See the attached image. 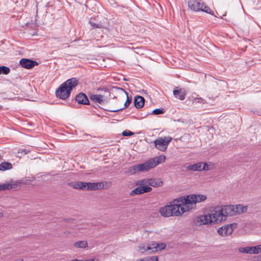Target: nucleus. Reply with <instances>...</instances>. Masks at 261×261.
I'll return each mask as SVG.
<instances>
[{"mask_svg": "<svg viewBox=\"0 0 261 261\" xmlns=\"http://www.w3.org/2000/svg\"><path fill=\"white\" fill-rule=\"evenodd\" d=\"M180 198L178 200L173 201V203L162 207L159 210V212L162 216L169 217L172 216H178L181 215L185 212L188 211L185 204L181 202Z\"/></svg>", "mask_w": 261, "mask_h": 261, "instance_id": "f257e3e1", "label": "nucleus"}, {"mask_svg": "<svg viewBox=\"0 0 261 261\" xmlns=\"http://www.w3.org/2000/svg\"><path fill=\"white\" fill-rule=\"evenodd\" d=\"M211 216V223H219L226 220L228 217L231 216L228 205L215 206L211 213L208 214Z\"/></svg>", "mask_w": 261, "mask_h": 261, "instance_id": "f03ea898", "label": "nucleus"}, {"mask_svg": "<svg viewBox=\"0 0 261 261\" xmlns=\"http://www.w3.org/2000/svg\"><path fill=\"white\" fill-rule=\"evenodd\" d=\"M180 199H181V202H182V203L188 208L189 211L195 206L196 203L205 201L206 199V196L201 194H193L181 197Z\"/></svg>", "mask_w": 261, "mask_h": 261, "instance_id": "7ed1b4c3", "label": "nucleus"}, {"mask_svg": "<svg viewBox=\"0 0 261 261\" xmlns=\"http://www.w3.org/2000/svg\"><path fill=\"white\" fill-rule=\"evenodd\" d=\"M150 160L145 162L136 164L128 167L124 172L125 174L127 175H133L139 172L147 171L150 169L153 168L152 164L150 162Z\"/></svg>", "mask_w": 261, "mask_h": 261, "instance_id": "20e7f679", "label": "nucleus"}, {"mask_svg": "<svg viewBox=\"0 0 261 261\" xmlns=\"http://www.w3.org/2000/svg\"><path fill=\"white\" fill-rule=\"evenodd\" d=\"M188 6L194 11H202L211 15H214L213 11L202 1V0H189Z\"/></svg>", "mask_w": 261, "mask_h": 261, "instance_id": "39448f33", "label": "nucleus"}, {"mask_svg": "<svg viewBox=\"0 0 261 261\" xmlns=\"http://www.w3.org/2000/svg\"><path fill=\"white\" fill-rule=\"evenodd\" d=\"M98 183L95 182H86L83 181H75L70 183V186L75 189H82L87 190H95L98 189Z\"/></svg>", "mask_w": 261, "mask_h": 261, "instance_id": "423d86ee", "label": "nucleus"}, {"mask_svg": "<svg viewBox=\"0 0 261 261\" xmlns=\"http://www.w3.org/2000/svg\"><path fill=\"white\" fill-rule=\"evenodd\" d=\"M171 140L172 138L170 137H161L154 140L153 143L156 149L161 151H165Z\"/></svg>", "mask_w": 261, "mask_h": 261, "instance_id": "0eeeda50", "label": "nucleus"}, {"mask_svg": "<svg viewBox=\"0 0 261 261\" xmlns=\"http://www.w3.org/2000/svg\"><path fill=\"white\" fill-rule=\"evenodd\" d=\"M228 206L231 216L244 213L247 211L248 208L247 206L242 204L228 205Z\"/></svg>", "mask_w": 261, "mask_h": 261, "instance_id": "6e6552de", "label": "nucleus"}, {"mask_svg": "<svg viewBox=\"0 0 261 261\" xmlns=\"http://www.w3.org/2000/svg\"><path fill=\"white\" fill-rule=\"evenodd\" d=\"M211 216L208 215H201L195 217L193 220V224L195 226H201L211 224Z\"/></svg>", "mask_w": 261, "mask_h": 261, "instance_id": "1a4fd4ad", "label": "nucleus"}, {"mask_svg": "<svg viewBox=\"0 0 261 261\" xmlns=\"http://www.w3.org/2000/svg\"><path fill=\"white\" fill-rule=\"evenodd\" d=\"M186 169L188 171H201L208 170V166L206 163H198L192 165H189L186 167Z\"/></svg>", "mask_w": 261, "mask_h": 261, "instance_id": "9d476101", "label": "nucleus"}, {"mask_svg": "<svg viewBox=\"0 0 261 261\" xmlns=\"http://www.w3.org/2000/svg\"><path fill=\"white\" fill-rule=\"evenodd\" d=\"M70 93L71 92L66 87H63V84H61L56 91V96L63 100H65L69 97Z\"/></svg>", "mask_w": 261, "mask_h": 261, "instance_id": "9b49d317", "label": "nucleus"}, {"mask_svg": "<svg viewBox=\"0 0 261 261\" xmlns=\"http://www.w3.org/2000/svg\"><path fill=\"white\" fill-rule=\"evenodd\" d=\"M19 63L22 67L26 69H31L35 66L38 65V63L37 62L25 58L21 59L19 61Z\"/></svg>", "mask_w": 261, "mask_h": 261, "instance_id": "f8f14e48", "label": "nucleus"}, {"mask_svg": "<svg viewBox=\"0 0 261 261\" xmlns=\"http://www.w3.org/2000/svg\"><path fill=\"white\" fill-rule=\"evenodd\" d=\"M151 188L149 186H140L132 191L130 193V195L131 196H134L136 195L142 194L149 192L151 191Z\"/></svg>", "mask_w": 261, "mask_h": 261, "instance_id": "ddd939ff", "label": "nucleus"}, {"mask_svg": "<svg viewBox=\"0 0 261 261\" xmlns=\"http://www.w3.org/2000/svg\"><path fill=\"white\" fill-rule=\"evenodd\" d=\"M233 231L232 224H229L221 227L218 229V232L222 236H227L232 233Z\"/></svg>", "mask_w": 261, "mask_h": 261, "instance_id": "4468645a", "label": "nucleus"}, {"mask_svg": "<svg viewBox=\"0 0 261 261\" xmlns=\"http://www.w3.org/2000/svg\"><path fill=\"white\" fill-rule=\"evenodd\" d=\"M79 83V80L75 77H72L67 80L66 82H64L63 87L65 86L70 92L75 88Z\"/></svg>", "mask_w": 261, "mask_h": 261, "instance_id": "2eb2a0df", "label": "nucleus"}, {"mask_svg": "<svg viewBox=\"0 0 261 261\" xmlns=\"http://www.w3.org/2000/svg\"><path fill=\"white\" fill-rule=\"evenodd\" d=\"M90 98L92 101L100 105H103L108 102L105 96L101 95L91 94L90 96Z\"/></svg>", "mask_w": 261, "mask_h": 261, "instance_id": "dca6fc26", "label": "nucleus"}, {"mask_svg": "<svg viewBox=\"0 0 261 261\" xmlns=\"http://www.w3.org/2000/svg\"><path fill=\"white\" fill-rule=\"evenodd\" d=\"M76 101L78 103L82 105H89V100L86 95L83 93H80L75 97Z\"/></svg>", "mask_w": 261, "mask_h": 261, "instance_id": "f3484780", "label": "nucleus"}, {"mask_svg": "<svg viewBox=\"0 0 261 261\" xmlns=\"http://www.w3.org/2000/svg\"><path fill=\"white\" fill-rule=\"evenodd\" d=\"M166 156L165 155H160L155 158L150 159L153 168H154L159 164L164 163L165 161Z\"/></svg>", "mask_w": 261, "mask_h": 261, "instance_id": "a211bd4d", "label": "nucleus"}, {"mask_svg": "<svg viewBox=\"0 0 261 261\" xmlns=\"http://www.w3.org/2000/svg\"><path fill=\"white\" fill-rule=\"evenodd\" d=\"M144 98L141 96L135 97L134 99V105L137 108H141L144 105Z\"/></svg>", "mask_w": 261, "mask_h": 261, "instance_id": "6ab92c4d", "label": "nucleus"}, {"mask_svg": "<svg viewBox=\"0 0 261 261\" xmlns=\"http://www.w3.org/2000/svg\"><path fill=\"white\" fill-rule=\"evenodd\" d=\"M17 187V184L15 183H5L0 185V191L15 189Z\"/></svg>", "mask_w": 261, "mask_h": 261, "instance_id": "aec40b11", "label": "nucleus"}, {"mask_svg": "<svg viewBox=\"0 0 261 261\" xmlns=\"http://www.w3.org/2000/svg\"><path fill=\"white\" fill-rule=\"evenodd\" d=\"M173 93L175 97L181 100H182L185 98L186 95L185 91L181 89L174 90H173Z\"/></svg>", "mask_w": 261, "mask_h": 261, "instance_id": "412c9836", "label": "nucleus"}, {"mask_svg": "<svg viewBox=\"0 0 261 261\" xmlns=\"http://www.w3.org/2000/svg\"><path fill=\"white\" fill-rule=\"evenodd\" d=\"M166 247V245L164 243L161 244H158L156 245L155 246H154L152 249L153 250H151L152 252L156 251L158 250H161L164 249ZM147 250H152V248L151 247L148 246L147 248Z\"/></svg>", "mask_w": 261, "mask_h": 261, "instance_id": "4be33fe9", "label": "nucleus"}, {"mask_svg": "<svg viewBox=\"0 0 261 261\" xmlns=\"http://www.w3.org/2000/svg\"><path fill=\"white\" fill-rule=\"evenodd\" d=\"M162 184V182L159 179H148V185L152 187H159Z\"/></svg>", "mask_w": 261, "mask_h": 261, "instance_id": "5701e85b", "label": "nucleus"}, {"mask_svg": "<svg viewBox=\"0 0 261 261\" xmlns=\"http://www.w3.org/2000/svg\"><path fill=\"white\" fill-rule=\"evenodd\" d=\"M12 168V164L9 162H4L0 164V170L6 171Z\"/></svg>", "mask_w": 261, "mask_h": 261, "instance_id": "b1692460", "label": "nucleus"}, {"mask_svg": "<svg viewBox=\"0 0 261 261\" xmlns=\"http://www.w3.org/2000/svg\"><path fill=\"white\" fill-rule=\"evenodd\" d=\"M74 246L79 248H85L87 247V242L85 241H78L74 243Z\"/></svg>", "mask_w": 261, "mask_h": 261, "instance_id": "393cba45", "label": "nucleus"}, {"mask_svg": "<svg viewBox=\"0 0 261 261\" xmlns=\"http://www.w3.org/2000/svg\"><path fill=\"white\" fill-rule=\"evenodd\" d=\"M240 252L244 253L247 254H252V247H245L243 248H240L239 249Z\"/></svg>", "mask_w": 261, "mask_h": 261, "instance_id": "a878e982", "label": "nucleus"}, {"mask_svg": "<svg viewBox=\"0 0 261 261\" xmlns=\"http://www.w3.org/2000/svg\"><path fill=\"white\" fill-rule=\"evenodd\" d=\"M10 72V69L9 67L5 66H0V74H8Z\"/></svg>", "mask_w": 261, "mask_h": 261, "instance_id": "bb28decb", "label": "nucleus"}, {"mask_svg": "<svg viewBox=\"0 0 261 261\" xmlns=\"http://www.w3.org/2000/svg\"><path fill=\"white\" fill-rule=\"evenodd\" d=\"M89 23L91 25L93 29L101 28H102V24L100 23H96L93 21L92 19H91L89 21Z\"/></svg>", "mask_w": 261, "mask_h": 261, "instance_id": "cd10ccee", "label": "nucleus"}, {"mask_svg": "<svg viewBox=\"0 0 261 261\" xmlns=\"http://www.w3.org/2000/svg\"><path fill=\"white\" fill-rule=\"evenodd\" d=\"M252 247V254H258L261 252V249L259 245L256 246H251Z\"/></svg>", "mask_w": 261, "mask_h": 261, "instance_id": "c85d7f7f", "label": "nucleus"}, {"mask_svg": "<svg viewBox=\"0 0 261 261\" xmlns=\"http://www.w3.org/2000/svg\"><path fill=\"white\" fill-rule=\"evenodd\" d=\"M164 113V111L162 109H156L152 111L151 114L155 115L162 114Z\"/></svg>", "mask_w": 261, "mask_h": 261, "instance_id": "c756f323", "label": "nucleus"}, {"mask_svg": "<svg viewBox=\"0 0 261 261\" xmlns=\"http://www.w3.org/2000/svg\"><path fill=\"white\" fill-rule=\"evenodd\" d=\"M144 261H158V257L156 256L146 257L144 258Z\"/></svg>", "mask_w": 261, "mask_h": 261, "instance_id": "7c9ffc66", "label": "nucleus"}, {"mask_svg": "<svg viewBox=\"0 0 261 261\" xmlns=\"http://www.w3.org/2000/svg\"><path fill=\"white\" fill-rule=\"evenodd\" d=\"M125 93L127 95V99H126V101L124 103V108L128 107L129 105V104L131 103V101H132V98L128 97L127 93L126 92H125Z\"/></svg>", "mask_w": 261, "mask_h": 261, "instance_id": "2f4dec72", "label": "nucleus"}, {"mask_svg": "<svg viewBox=\"0 0 261 261\" xmlns=\"http://www.w3.org/2000/svg\"><path fill=\"white\" fill-rule=\"evenodd\" d=\"M134 134L133 133L129 130H125L123 131L122 133V136H130Z\"/></svg>", "mask_w": 261, "mask_h": 261, "instance_id": "473e14b6", "label": "nucleus"}, {"mask_svg": "<svg viewBox=\"0 0 261 261\" xmlns=\"http://www.w3.org/2000/svg\"><path fill=\"white\" fill-rule=\"evenodd\" d=\"M30 151L28 149H26V148H23V149H19L18 151V153H22V154H27L28 153H29Z\"/></svg>", "mask_w": 261, "mask_h": 261, "instance_id": "72a5a7b5", "label": "nucleus"}, {"mask_svg": "<svg viewBox=\"0 0 261 261\" xmlns=\"http://www.w3.org/2000/svg\"><path fill=\"white\" fill-rule=\"evenodd\" d=\"M137 185H148V179L139 180L137 183Z\"/></svg>", "mask_w": 261, "mask_h": 261, "instance_id": "f704fd0d", "label": "nucleus"}, {"mask_svg": "<svg viewBox=\"0 0 261 261\" xmlns=\"http://www.w3.org/2000/svg\"><path fill=\"white\" fill-rule=\"evenodd\" d=\"M139 250L143 252V250H146L145 246H139Z\"/></svg>", "mask_w": 261, "mask_h": 261, "instance_id": "c9c22d12", "label": "nucleus"}, {"mask_svg": "<svg viewBox=\"0 0 261 261\" xmlns=\"http://www.w3.org/2000/svg\"><path fill=\"white\" fill-rule=\"evenodd\" d=\"M72 261H95V260L93 259H87L86 260H79L77 259H74L72 260Z\"/></svg>", "mask_w": 261, "mask_h": 261, "instance_id": "e433bc0d", "label": "nucleus"}, {"mask_svg": "<svg viewBox=\"0 0 261 261\" xmlns=\"http://www.w3.org/2000/svg\"><path fill=\"white\" fill-rule=\"evenodd\" d=\"M124 108H121V109H118V110H110V111H111V112H118V111H121V110H123Z\"/></svg>", "mask_w": 261, "mask_h": 261, "instance_id": "4c0bfd02", "label": "nucleus"}, {"mask_svg": "<svg viewBox=\"0 0 261 261\" xmlns=\"http://www.w3.org/2000/svg\"><path fill=\"white\" fill-rule=\"evenodd\" d=\"M14 261H23V259H22V258H17V259H15Z\"/></svg>", "mask_w": 261, "mask_h": 261, "instance_id": "58836bf2", "label": "nucleus"}, {"mask_svg": "<svg viewBox=\"0 0 261 261\" xmlns=\"http://www.w3.org/2000/svg\"><path fill=\"white\" fill-rule=\"evenodd\" d=\"M3 217V214L2 213H0V218H2Z\"/></svg>", "mask_w": 261, "mask_h": 261, "instance_id": "ea45409f", "label": "nucleus"}, {"mask_svg": "<svg viewBox=\"0 0 261 261\" xmlns=\"http://www.w3.org/2000/svg\"><path fill=\"white\" fill-rule=\"evenodd\" d=\"M137 261H144V259H141L140 260H137Z\"/></svg>", "mask_w": 261, "mask_h": 261, "instance_id": "a19ab883", "label": "nucleus"}, {"mask_svg": "<svg viewBox=\"0 0 261 261\" xmlns=\"http://www.w3.org/2000/svg\"><path fill=\"white\" fill-rule=\"evenodd\" d=\"M3 108V107L2 106L0 105V109H2Z\"/></svg>", "mask_w": 261, "mask_h": 261, "instance_id": "79ce46f5", "label": "nucleus"}]
</instances>
